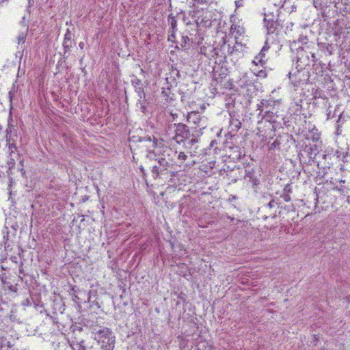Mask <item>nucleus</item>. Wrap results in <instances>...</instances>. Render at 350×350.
<instances>
[{
  "mask_svg": "<svg viewBox=\"0 0 350 350\" xmlns=\"http://www.w3.org/2000/svg\"><path fill=\"white\" fill-rule=\"evenodd\" d=\"M169 138L180 144L187 140L189 147L197 144L201 134L198 131L191 133L189 126L183 123L169 124L165 129Z\"/></svg>",
  "mask_w": 350,
  "mask_h": 350,
  "instance_id": "f257e3e1",
  "label": "nucleus"
},
{
  "mask_svg": "<svg viewBox=\"0 0 350 350\" xmlns=\"http://www.w3.org/2000/svg\"><path fill=\"white\" fill-rule=\"evenodd\" d=\"M144 140L151 144V148H154L153 152L155 154L162 152L163 157L157 159V165L160 167L163 172L167 170V167L172 165V161L170 156V153H173V151L167 146H163L162 150H159L160 148H157V140L154 136H152V138L151 136L145 137ZM148 147L150 148V146Z\"/></svg>",
  "mask_w": 350,
  "mask_h": 350,
  "instance_id": "f03ea898",
  "label": "nucleus"
},
{
  "mask_svg": "<svg viewBox=\"0 0 350 350\" xmlns=\"http://www.w3.org/2000/svg\"><path fill=\"white\" fill-rule=\"evenodd\" d=\"M94 330L95 339L98 343H101V348H107L109 345L114 346L115 337L110 329L103 327L98 330Z\"/></svg>",
  "mask_w": 350,
  "mask_h": 350,
  "instance_id": "7ed1b4c3",
  "label": "nucleus"
},
{
  "mask_svg": "<svg viewBox=\"0 0 350 350\" xmlns=\"http://www.w3.org/2000/svg\"><path fill=\"white\" fill-rule=\"evenodd\" d=\"M187 120L189 123H192L196 125V131L200 132L207 126V119L205 117H202L199 112L191 111L188 113Z\"/></svg>",
  "mask_w": 350,
  "mask_h": 350,
  "instance_id": "20e7f679",
  "label": "nucleus"
},
{
  "mask_svg": "<svg viewBox=\"0 0 350 350\" xmlns=\"http://www.w3.org/2000/svg\"><path fill=\"white\" fill-rule=\"evenodd\" d=\"M16 161L19 162L18 165V170L23 172V158L18 153L17 150H14V152L10 151V158L7 161L8 173L9 174L12 173V170L14 169Z\"/></svg>",
  "mask_w": 350,
  "mask_h": 350,
  "instance_id": "39448f33",
  "label": "nucleus"
},
{
  "mask_svg": "<svg viewBox=\"0 0 350 350\" xmlns=\"http://www.w3.org/2000/svg\"><path fill=\"white\" fill-rule=\"evenodd\" d=\"M18 138L16 130L12 126H9L6 130V141L9 151L14 152V150H17L16 143Z\"/></svg>",
  "mask_w": 350,
  "mask_h": 350,
  "instance_id": "423d86ee",
  "label": "nucleus"
},
{
  "mask_svg": "<svg viewBox=\"0 0 350 350\" xmlns=\"http://www.w3.org/2000/svg\"><path fill=\"white\" fill-rule=\"evenodd\" d=\"M297 69L298 71L304 69L306 66H310V59L309 53L304 49L297 51Z\"/></svg>",
  "mask_w": 350,
  "mask_h": 350,
  "instance_id": "0eeeda50",
  "label": "nucleus"
},
{
  "mask_svg": "<svg viewBox=\"0 0 350 350\" xmlns=\"http://www.w3.org/2000/svg\"><path fill=\"white\" fill-rule=\"evenodd\" d=\"M267 16L265 15V23L266 24L267 33L269 34L276 33L278 29L282 27L281 23L278 21V19L274 20L273 18L267 19Z\"/></svg>",
  "mask_w": 350,
  "mask_h": 350,
  "instance_id": "6e6552de",
  "label": "nucleus"
},
{
  "mask_svg": "<svg viewBox=\"0 0 350 350\" xmlns=\"http://www.w3.org/2000/svg\"><path fill=\"white\" fill-rule=\"evenodd\" d=\"M268 49V46H264L260 52L254 57L253 63L256 66H258V65L262 66L266 63L267 59H265V52L267 51Z\"/></svg>",
  "mask_w": 350,
  "mask_h": 350,
  "instance_id": "1a4fd4ad",
  "label": "nucleus"
},
{
  "mask_svg": "<svg viewBox=\"0 0 350 350\" xmlns=\"http://www.w3.org/2000/svg\"><path fill=\"white\" fill-rule=\"evenodd\" d=\"M245 178H248L254 185H257L259 183L258 178L255 176V172L253 168L247 167L245 170Z\"/></svg>",
  "mask_w": 350,
  "mask_h": 350,
  "instance_id": "9d476101",
  "label": "nucleus"
},
{
  "mask_svg": "<svg viewBox=\"0 0 350 350\" xmlns=\"http://www.w3.org/2000/svg\"><path fill=\"white\" fill-rule=\"evenodd\" d=\"M242 157V151L241 148L238 146H234L230 148L229 158L233 161H238Z\"/></svg>",
  "mask_w": 350,
  "mask_h": 350,
  "instance_id": "9b49d317",
  "label": "nucleus"
},
{
  "mask_svg": "<svg viewBox=\"0 0 350 350\" xmlns=\"http://www.w3.org/2000/svg\"><path fill=\"white\" fill-rule=\"evenodd\" d=\"M72 36L70 33V31L69 29H67V31L64 36V40L63 42V46L64 49V53L68 52L70 51V48L72 47Z\"/></svg>",
  "mask_w": 350,
  "mask_h": 350,
  "instance_id": "f8f14e48",
  "label": "nucleus"
},
{
  "mask_svg": "<svg viewBox=\"0 0 350 350\" xmlns=\"http://www.w3.org/2000/svg\"><path fill=\"white\" fill-rule=\"evenodd\" d=\"M193 39L189 38L187 36H183L180 42L181 48L183 50H188L192 46Z\"/></svg>",
  "mask_w": 350,
  "mask_h": 350,
  "instance_id": "ddd939ff",
  "label": "nucleus"
},
{
  "mask_svg": "<svg viewBox=\"0 0 350 350\" xmlns=\"http://www.w3.org/2000/svg\"><path fill=\"white\" fill-rule=\"evenodd\" d=\"M230 32L235 34V39H238L237 36H240L245 33L243 27L237 24H232L230 27Z\"/></svg>",
  "mask_w": 350,
  "mask_h": 350,
  "instance_id": "4468645a",
  "label": "nucleus"
},
{
  "mask_svg": "<svg viewBox=\"0 0 350 350\" xmlns=\"http://www.w3.org/2000/svg\"><path fill=\"white\" fill-rule=\"evenodd\" d=\"M167 22L170 25V27L168 30V33H176V31H177V21L175 17L172 16V15H169L167 18Z\"/></svg>",
  "mask_w": 350,
  "mask_h": 350,
  "instance_id": "2eb2a0df",
  "label": "nucleus"
},
{
  "mask_svg": "<svg viewBox=\"0 0 350 350\" xmlns=\"http://www.w3.org/2000/svg\"><path fill=\"white\" fill-rule=\"evenodd\" d=\"M243 49H244V46L241 44V42H239L237 40V39H236L234 45L232 48L229 47L228 52H229V54L232 55L234 53L243 52Z\"/></svg>",
  "mask_w": 350,
  "mask_h": 350,
  "instance_id": "dca6fc26",
  "label": "nucleus"
},
{
  "mask_svg": "<svg viewBox=\"0 0 350 350\" xmlns=\"http://www.w3.org/2000/svg\"><path fill=\"white\" fill-rule=\"evenodd\" d=\"M1 281L3 285V288L5 291H6V286H9L12 283H13L14 281L11 278L10 275H8L6 273H3L1 275Z\"/></svg>",
  "mask_w": 350,
  "mask_h": 350,
  "instance_id": "f3484780",
  "label": "nucleus"
},
{
  "mask_svg": "<svg viewBox=\"0 0 350 350\" xmlns=\"http://www.w3.org/2000/svg\"><path fill=\"white\" fill-rule=\"evenodd\" d=\"M230 126L232 131L237 132L241 126V122L237 118H231L230 121Z\"/></svg>",
  "mask_w": 350,
  "mask_h": 350,
  "instance_id": "a211bd4d",
  "label": "nucleus"
},
{
  "mask_svg": "<svg viewBox=\"0 0 350 350\" xmlns=\"http://www.w3.org/2000/svg\"><path fill=\"white\" fill-rule=\"evenodd\" d=\"M264 118L270 122H277L275 114L273 111H266Z\"/></svg>",
  "mask_w": 350,
  "mask_h": 350,
  "instance_id": "6ab92c4d",
  "label": "nucleus"
},
{
  "mask_svg": "<svg viewBox=\"0 0 350 350\" xmlns=\"http://www.w3.org/2000/svg\"><path fill=\"white\" fill-rule=\"evenodd\" d=\"M7 315L5 314L3 308H0V329H3Z\"/></svg>",
  "mask_w": 350,
  "mask_h": 350,
  "instance_id": "aec40b11",
  "label": "nucleus"
},
{
  "mask_svg": "<svg viewBox=\"0 0 350 350\" xmlns=\"http://www.w3.org/2000/svg\"><path fill=\"white\" fill-rule=\"evenodd\" d=\"M131 84L135 88H137V87L144 86L143 83L141 81V79H138L137 77L133 76L131 79Z\"/></svg>",
  "mask_w": 350,
  "mask_h": 350,
  "instance_id": "412c9836",
  "label": "nucleus"
},
{
  "mask_svg": "<svg viewBox=\"0 0 350 350\" xmlns=\"http://www.w3.org/2000/svg\"><path fill=\"white\" fill-rule=\"evenodd\" d=\"M277 205H278V203L274 200H271L267 204H266L263 206H262V208L265 211H267V209H271V208L275 207Z\"/></svg>",
  "mask_w": 350,
  "mask_h": 350,
  "instance_id": "4be33fe9",
  "label": "nucleus"
},
{
  "mask_svg": "<svg viewBox=\"0 0 350 350\" xmlns=\"http://www.w3.org/2000/svg\"><path fill=\"white\" fill-rule=\"evenodd\" d=\"M139 110L143 113H146L147 111V107L144 100L138 99L137 103Z\"/></svg>",
  "mask_w": 350,
  "mask_h": 350,
  "instance_id": "5701e85b",
  "label": "nucleus"
},
{
  "mask_svg": "<svg viewBox=\"0 0 350 350\" xmlns=\"http://www.w3.org/2000/svg\"><path fill=\"white\" fill-rule=\"evenodd\" d=\"M135 92L139 97L138 99L142 100L143 98H145L146 94L144 90V86L137 87V88H135Z\"/></svg>",
  "mask_w": 350,
  "mask_h": 350,
  "instance_id": "b1692460",
  "label": "nucleus"
},
{
  "mask_svg": "<svg viewBox=\"0 0 350 350\" xmlns=\"http://www.w3.org/2000/svg\"><path fill=\"white\" fill-rule=\"evenodd\" d=\"M71 348L72 350H86L85 343H73Z\"/></svg>",
  "mask_w": 350,
  "mask_h": 350,
  "instance_id": "393cba45",
  "label": "nucleus"
},
{
  "mask_svg": "<svg viewBox=\"0 0 350 350\" xmlns=\"http://www.w3.org/2000/svg\"><path fill=\"white\" fill-rule=\"evenodd\" d=\"M68 343H69L70 347H72V345L73 343H85V341L83 339L79 338L77 336H75L72 338H71L70 340L68 339Z\"/></svg>",
  "mask_w": 350,
  "mask_h": 350,
  "instance_id": "a878e982",
  "label": "nucleus"
},
{
  "mask_svg": "<svg viewBox=\"0 0 350 350\" xmlns=\"http://www.w3.org/2000/svg\"><path fill=\"white\" fill-rule=\"evenodd\" d=\"M17 283L14 282L9 286H6V290L9 291L10 292L16 293L17 291Z\"/></svg>",
  "mask_w": 350,
  "mask_h": 350,
  "instance_id": "bb28decb",
  "label": "nucleus"
},
{
  "mask_svg": "<svg viewBox=\"0 0 350 350\" xmlns=\"http://www.w3.org/2000/svg\"><path fill=\"white\" fill-rule=\"evenodd\" d=\"M162 172L163 171L161 170V169H160V167H159L157 165H154L152 167V172L155 175V177H157L159 175V174Z\"/></svg>",
  "mask_w": 350,
  "mask_h": 350,
  "instance_id": "cd10ccee",
  "label": "nucleus"
},
{
  "mask_svg": "<svg viewBox=\"0 0 350 350\" xmlns=\"http://www.w3.org/2000/svg\"><path fill=\"white\" fill-rule=\"evenodd\" d=\"M27 33H22L18 36V42L20 43H24L25 42Z\"/></svg>",
  "mask_w": 350,
  "mask_h": 350,
  "instance_id": "c85d7f7f",
  "label": "nucleus"
},
{
  "mask_svg": "<svg viewBox=\"0 0 350 350\" xmlns=\"http://www.w3.org/2000/svg\"><path fill=\"white\" fill-rule=\"evenodd\" d=\"M267 72L266 71L263 70H260L257 71L256 76L261 78H265L267 77Z\"/></svg>",
  "mask_w": 350,
  "mask_h": 350,
  "instance_id": "c756f323",
  "label": "nucleus"
},
{
  "mask_svg": "<svg viewBox=\"0 0 350 350\" xmlns=\"http://www.w3.org/2000/svg\"><path fill=\"white\" fill-rule=\"evenodd\" d=\"M168 41H170V42H174L175 41V38H176V36H175V33H172V32H170V33H168Z\"/></svg>",
  "mask_w": 350,
  "mask_h": 350,
  "instance_id": "7c9ffc66",
  "label": "nucleus"
},
{
  "mask_svg": "<svg viewBox=\"0 0 350 350\" xmlns=\"http://www.w3.org/2000/svg\"><path fill=\"white\" fill-rule=\"evenodd\" d=\"M187 158V156L185 154V152H179V154L178 155V159L179 160L185 161V160H186Z\"/></svg>",
  "mask_w": 350,
  "mask_h": 350,
  "instance_id": "2f4dec72",
  "label": "nucleus"
},
{
  "mask_svg": "<svg viewBox=\"0 0 350 350\" xmlns=\"http://www.w3.org/2000/svg\"><path fill=\"white\" fill-rule=\"evenodd\" d=\"M261 104L264 106V108H268L269 106V101L268 100H262Z\"/></svg>",
  "mask_w": 350,
  "mask_h": 350,
  "instance_id": "473e14b6",
  "label": "nucleus"
},
{
  "mask_svg": "<svg viewBox=\"0 0 350 350\" xmlns=\"http://www.w3.org/2000/svg\"><path fill=\"white\" fill-rule=\"evenodd\" d=\"M309 55L311 54L312 59H310V62H316L317 61V59L314 53H308Z\"/></svg>",
  "mask_w": 350,
  "mask_h": 350,
  "instance_id": "72a5a7b5",
  "label": "nucleus"
},
{
  "mask_svg": "<svg viewBox=\"0 0 350 350\" xmlns=\"http://www.w3.org/2000/svg\"><path fill=\"white\" fill-rule=\"evenodd\" d=\"M257 107H258V109L260 110V112H262L263 110H264V106H262V105L261 104V103L260 104H258L257 105Z\"/></svg>",
  "mask_w": 350,
  "mask_h": 350,
  "instance_id": "f704fd0d",
  "label": "nucleus"
},
{
  "mask_svg": "<svg viewBox=\"0 0 350 350\" xmlns=\"http://www.w3.org/2000/svg\"><path fill=\"white\" fill-rule=\"evenodd\" d=\"M13 97H14V93L12 91H10L9 92V98H10V100L12 102V99H13Z\"/></svg>",
  "mask_w": 350,
  "mask_h": 350,
  "instance_id": "c9c22d12",
  "label": "nucleus"
},
{
  "mask_svg": "<svg viewBox=\"0 0 350 350\" xmlns=\"http://www.w3.org/2000/svg\"><path fill=\"white\" fill-rule=\"evenodd\" d=\"M114 348V346H111V345H108V347L107 348H102L103 350H113Z\"/></svg>",
  "mask_w": 350,
  "mask_h": 350,
  "instance_id": "e433bc0d",
  "label": "nucleus"
},
{
  "mask_svg": "<svg viewBox=\"0 0 350 350\" xmlns=\"http://www.w3.org/2000/svg\"><path fill=\"white\" fill-rule=\"evenodd\" d=\"M84 46H85V44H84V42H79V46L81 49H83Z\"/></svg>",
  "mask_w": 350,
  "mask_h": 350,
  "instance_id": "4c0bfd02",
  "label": "nucleus"
},
{
  "mask_svg": "<svg viewBox=\"0 0 350 350\" xmlns=\"http://www.w3.org/2000/svg\"><path fill=\"white\" fill-rule=\"evenodd\" d=\"M342 194L345 195V189H337Z\"/></svg>",
  "mask_w": 350,
  "mask_h": 350,
  "instance_id": "58836bf2",
  "label": "nucleus"
},
{
  "mask_svg": "<svg viewBox=\"0 0 350 350\" xmlns=\"http://www.w3.org/2000/svg\"><path fill=\"white\" fill-rule=\"evenodd\" d=\"M227 218L229 219L230 221H233L234 220V218L233 217H231L230 216L228 215L227 216Z\"/></svg>",
  "mask_w": 350,
  "mask_h": 350,
  "instance_id": "ea45409f",
  "label": "nucleus"
},
{
  "mask_svg": "<svg viewBox=\"0 0 350 350\" xmlns=\"http://www.w3.org/2000/svg\"><path fill=\"white\" fill-rule=\"evenodd\" d=\"M274 215V213H269V217H271V216H272V215Z\"/></svg>",
  "mask_w": 350,
  "mask_h": 350,
  "instance_id": "a19ab883",
  "label": "nucleus"
},
{
  "mask_svg": "<svg viewBox=\"0 0 350 350\" xmlns=\"http://www.w3.org/2000/svg\"><path fill=\"white\" fill-rule=\"evenodd\" d=\"M5 1V0H0V4L3 3Z\"/></svg>",
  "mask_w": 350,
  "mask_h": 350,
  "instance_id": "79ce46f5",
  "label": "nucleus"
}]
</instances>
